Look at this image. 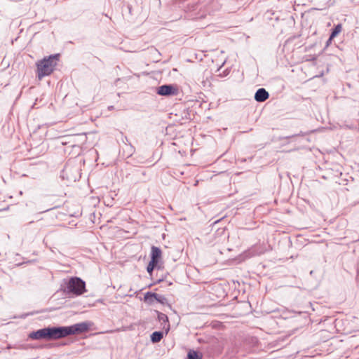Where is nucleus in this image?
<instances>
[{"instance_id": "obj_1", "label": "nucleus", "mask_w": 359, "mask_h": 359, "mask_svg": "<svg viewBox=\"0 0 359 359\" xmlns=\"http://www.w3.org/2000/svg\"><path fill=\"white\" fill-rule=\"evenodd\" d=\"M89 330V325L81 323L69 327H46L31 332L29 337L32 339L53 340L65 337L68 335L81 334Z\"/></svg>"}, {"instance_id": "obj_2", "label": "nucleus", "mask_w": 359, "mask_h": 359, "mask_svg": "<svg viewBox=\"0 0 359 359\" xmlns=\"http://www.w3.org/2000/svg\"><path fill=\"white\" fill-rule=\"evenodd\" d=\"M59 54L50 55L36 62V74L39 80L53 73L59 60Z\"/></svg>"}, {"instance_id": "obj_3", "label": "nucleus", "mask_w": 359, "mask_h": 359, "mask_svg": "<svg viewBox=\"0 0 359 359\" xmlns=\"http://www.w3.org/2000/svg\"><path fill=\"white\" fill-rule=\"evenodd\" d=\"M64 291L68 294L80 296L86 292V283L78 277H72L65 283Z\"/></svg>"}, {"instance_id": "obj_4", "label": "nucleus", "mask_w": 359, "mask_h": 359, "mask_svg": "<svg viewBox=\"0 0 359 359\" xmlns=\"http://www.w3.org/2000/svg\"><path fill=\"white\" fill-rule=\"evenodd\" d=\"M156 93L163 96L177 95L179 88L177 85H163L158 88Z\"/></svg>"}, {"instance_id": "obj_5", "label": "nucleus", "mask_w": 359, "mask_h": 359, "mask_svg": "<svg viewBox=\"0 0 359 359\" xmlns=\"http://www.w3.org/2000/svg\"><path fill=\"white\" fill-rule=\"evenodd\" d=\"M162 252L161 250L155 246L151 248V262L156 263L158 265L160 260L161 259Z\"/></svg>"}, {"instance_id": "obj_6", "label": "nucleus", "mask_w": 359, "mask_h": 359, "mask_svg": "<svg viewBox=\"0 0 359 359\" xmlns=\"http://www.w3.org/2000/svg\"><path fill=\"white\" fill-rule=\"evenodd\" d=\"M269 93L264 88H259L255 95V99L257 102H264L269 98Z\"/></svg>"}, {"instance_id": "obj_7", "label": "nucleus", "mask_w": 359, "mask_h": 359, "mask_svg": "<svg viewBox=\"0 0 359 359\" xmlns=\"http://www.w3.org/2000/svg\"><path fill=\"white\" fill-rule=\"evenodd\" d=\"M163 337V333L161 332H154L151 335V341L154 343L159 342Z\"/></svg>"}, {"instance_id": "obj_8", "label": "nucleus", "mask_w": 359, "mask_h": 359, "mask_svg": "<svg viewBox=\"0 0 359 359\" xmlns=\"http://www.w3.org/2000/svg\"><path fill=\"white\" fill-rule=\"evenodd\" d=\"M342 29V26L341 24L337 25L335 26L334 29H333L329 41H332L341 32Z\"/></svg>"}, {"instance_id": "obj_9", "label": "nucleus", "mask_w": 359, "mask_h": 359, "mask_svg": "<svg viewBox=\"0 0 359 359\" xmlns=\"http://www.w3.org/2000/svg\"><path fill=\"white\" fill-rule=\"evenodd\" d=\"M189 359H201L199 354L195 351H190L188 353Z\"/></svg>"}, {"instance_id": "obj_10", "label": "nucleus", "mask_w": 359, "mask_h": 359, "mask_svg": "<svg viewBox=\"0 0 359 359\" xmlns=\"http://www.w3.org/2000/svg\"><path fill=\"white\" fill-rule=\"evenodd\" d=\"M145 301L151 302L154 299H157V294L154 293L147 292L144 297Z\"/></svg>"}, {"instance_id": "obj_11", "label": "nucleus", "mask_w": 359, "mask_h": 359, "mask_svg": "<svg viewBox=\"0 0 359 359\" xmlns=\"http://www.w3.org/2000/svg\"><path fill=\"white\" fill-rule=\"evenodd\" d=\"M156 266H158V264L150 261L147 266V271L151 273L154 269Z\"/></svg>"}, {"instance_id": "obj_12", "label": "nucleus", "mask_w": 359, "mask_h": 359, "mask_svg": "<svg viewBox=\"0 0 359 359\" xmlns=\"http://www.w3.org/2000/svg\"><path fill=\"white\" fill-rule=\"evenodd\" d=\"M332 42V41H327V44L330 43Z\"/></svg>"}, {"instance_id": "obj_13", "label": "nucleus", "mask_w": 359, "mask_h": 359, "mask_svg": "<svg viewBox=\"0 0 359 359\" xmlns=\"http://www.w3.org/2000/svg\"><path fill=\"white\" fill-rule=\"evenodd\" d=\"M168 330H169V327L166 330V334L168 332Z\"/></svg>"}]
</instances>
